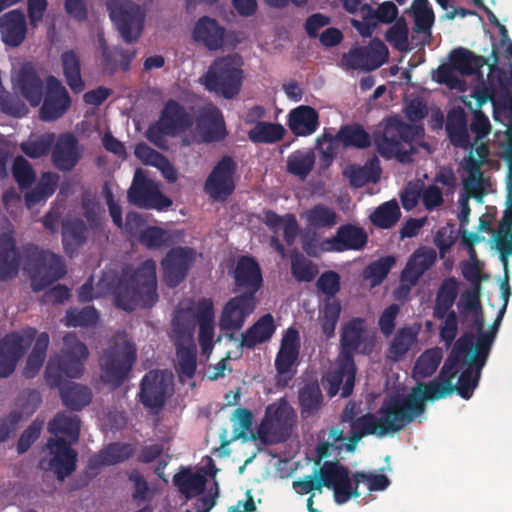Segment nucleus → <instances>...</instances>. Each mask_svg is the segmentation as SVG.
Wrapping results in <instances>:
<instances>
[{
    "label": "nucleus",
    "instance_id": "bf43d9fd",
    "mask_svg": "<svg viewBox=\"0 0 512 512\" xmlns=\"http://www.w3.org/2000/svg\"><path fill=\"white\" fill-rule=\"evenodd\" d=\"M415 340L416 336L411 328L399 329L388 349V357L398 361L410 350Z\"/></svg>",
    "mask_w": 512,
    "mask_h": 512
},
{
    "label": "nucleus",
    "instance_id": "c03bdc74",
    "mask_svg": "<svg viewBox=\"0 0 512 512\" xmlns=\"http://www.w3.org/2000/svg\"><path fill=\"white\" fill-rule=\"evenodd\" d=\"M60 59L66 84L75 94L83 92L85 82L81 75V61L77 53L74 50L64 51Z\"/></svg>",
    "mask_w": 512,
    "mask_h": 512
},
{
    "label": "nucleus",
    "instance_id": "3c124183",
    "mask_svg": "<svg viewBox=\"0 0 512 512\" xmlns=\"http://www.w3.org/2000/svg\"><path fill=\"white\" fill-rule=\"evenodd\" d=\"M58 180V175L54 173H43L37 185L25 194L26 206L30 209L40 202H45L54 194Z\"/></svg>",
    "mask_w": 512,
    "mask_h": 512
},
{
    "label": "nucleus",
    "instance_id": "412c9836",
    "mask_svg": "<svg viewBox=\"0 0 512 512\" xmlns=\"http://www.w3.org/2000/svg\"><path fill=\"white\" fill-rule=\"evenodd\" d=\"M368 241L364 228L347 223L338 227L335 235L322 242V250L327 252H344L362 250Z\"/></svg>",
    "mask_w": 512,
    "mask_h": 512
},
{
    "label": "nucleus",
    "instance_id": "4be33fe9",
    "mask_svg": "<svg viewBox=\"0 0 512 512\" xmlns=\"http://www.w3.org/2000/svg\"><path fill=\"white\" fill-rule=\"evenodd\" d=\"M168 383L159 370L147 372L140 382L139 401L145 408L161 410L166 401Z\"/></svg>",
    "mask_w": 512,
    "mask_h": 512
},
{
    "label": "nucleus",
    "instance_id": "e433bc0d",
    "mask_svg": "<svg viewBox=\"0 0 512 512\" xmlns=\"http://www.w3.org/2000/svg\"><path fill=\"white\" fill-rule=\"evenodd\" d=\"M214 307L209 298L198 301V341L203 354H210L213 350L214 338Z\"/></svg>",
    "mask_w": 512,
    "mask_h": 512
},
{
    "label": "nucleus",
    "instance_id": "a211bd4d",
    "mask_svg": "<svg viewBox=\"0 0 512 512\" xmlns=\"http://www.w3.org/2000/svg\"><path fill=\"white\" fill-rule=\"evenodd\" d=\"M36 334V329L29 328L23 334H8L0 341V377H7L15 370Z\"/></svg>",
    "mask_w": 512,
    "mask_h": 512
},
{
    "label": "nucleus",
    "instance_id": "c9c22d12",
    "mask_svg": "<svg viewBox=\"0 0 512 512\" xmlns=\"http://www.w3.org/2000/svg\"><path fill=\"white\" fill-rule=\"evenodd\" d=\"M445 130L449 141L454 147L462 149L472 147L467 128L466 113L463 108L455 107L448 112Z\"/></svg>",
    "mask_w": 512,
    "mask_h": 512
},
{
    "label": "nucleus",
    "instance_id": "6ab92c4d",
    "mask_svg": "<svg viewBox=\"0 0 512 512\" xmlns=\"http://www.w3.org/2000/svg\"><path fill=\"white\" fill-rule=\"evenodd\" d=\"M195 251L190 247L170 249L161 261L163 279L170 288L177 287L185 280L195 262Z\"/></svg>",
    "mask_w": 512,
    "mask_h": 512
},
{
    "label": "nucleus",
    "instance_id": "f704fd0d",
    "mask_svg": "<svg viewBox=\"0 0 512 512\" xmlns=\"http://www.w3.org/2000/svg\"><path fill=\"white\" fill-rule=\"evenodd\" d=\"M159 122L168 130L169 136H176L189 129L193 124L191 116L185 108L172 99L165 103Z\"/></svg>",
    "mask_w": 512,
    "mask_h": 512
},
{
    "label": "nucleus",
    "instance_id": "a19ab883",
    "mask_svg": "<svg viewBox=\"0 0 512 512\" xmlns=\"http://www.w3.org/2000/svg\"><path fill=\"white\" fill-rule=\"evenodd\" d=\"M319 125L317 111L310 106H299L289 114L288 126L296 136L313 134Z\"/></svg>",
    "mask_w": 512,
    "mask_h": 512
},
{
    "label": "nucleus",
    "instance_id": "ddd939ff",
    "mask_svg": "<svg viewBox=\"0 0 512 512\" xmlns=\"http://www.w3.org/2000/svg\"><path fill=\"white\" fill-rule=\"evenodd\" d=\"M72 444L62 437L49 438L47 454L40 458L38 467L45 472H53L59 481H64L77 467L78 454Z\"/></svg>",
    "mask_w": 512,
    "mask_h": 512
},
{
    "label": "nucleus",
    "instance_id": "ea45409f",
    "mask_svg": "<svg viewBox=\"0 0 512 512\" xmlns=\"http://www.w3.org/2000/svg\"><path fill=\"white\" fill-rule=\"evenodd\" d=\"M20 266V255L14 238L3 233L0 235V281L17 275Z\"/></svg>",
    "mask_w": 512,
    "mask_h": 512
},
{
    "label": "nucleus",
    "instance_id": "393cba45",
    "mask_svg": "<svg viewBox=\"0 0 512 512\" xmlns=\"http://www.w3.org/2000/svg\"><path fill=\"white\" fill-rule=\"evenodd\" d=\"M328 141V147L324 154L330 158L334 155V146L341 143L344 147L366 149L371 145V136L359 123L345 124L340 127L335 136L323 135L318 141Z\"/></svg>",
    "mask_w": 512,
    "mask_h": 512
},
{
    "label": "nucleus",
    "instance_id": "c756f323",
    "mask_svg": "<svg viewBox=\"0 0 512 512\" xmlns=\"http://www.w3.org/2000/svg\"><path fill=\"white\" fill-rule=\"evenodd\" d=\"M473 346L472 336H468V334L461 336L445 360L437 378L443 382L453 384V380L464 366L462 361L467 360L464 354H470Z\"/></svg>",
    "mask_w": 512,
    "mask_h": 512
},
{
    "label": "nucleus",
    "instance_id": "8fccbe9b",
    "mask_svg": "<svg viewBox=\"0 0 512 512\" xmlns=\"http://www.w3.org/2000/svg\"><path fill=\"white\" fill-rule=\"evenodd\" d=\"M50 433L66 437L72 444L76 442L80 434V418L77 415H68L65 412L57 413L49 422Z\"/></svg>",
    "mask_w": 512,
    "mask_h": 512
},
{
    "label": "nucleus",
    "instance_id": "58836bf2",
    "mask_svg": "<svg viewBox=\"0 0 512 512\" xmlns=\"http://www.w3.org/2000/svg\"><path fill=\"white\" fill-rule=\"evenodd\" d=\"M381 172L379 159L373 156L363 166L349 165L343 171V175L353 188H361L370 182L377 183L380 180Z\"/></svg>",
    "mask_w": 512,
    "mask_h": 512
},
{
    "label": "nucleus",
    "instance_id": "dca6fc26",
    "mask_svg": "<svg viewBox=\"0 0 512 512\" xmlns=\"http://www.w3.org/2000/svg\"><path fill=\"white\" fill-rule=\"evenodd\" d=\"M39 109L41 120L51 122L62 118L70 109L72 99L62 82L53 75L45 81V92Z\"/></svg>",
    "mask_w": 512,
    "mask_h": 512
},
{
    "label": "nucleus",
    "instance_id": "0eeeda50",
    "mask_svg": "<svg viewBox=\"0 0 512 512\" xmlns=\"http://www.w3.org/2000/svg\"><path fill=\"white\" fill-rule=\"evenodd\" d=\"M349 469L338 461H325L314 474L304 479L293 481V489L300 495L311 493L314 490L322 491L323 487L333 489L334 501L338 505L347 503L351 499Z\"/></svg>",
    "mask_w": 512,
    "mask_h": 512
},
{
    "label": "nucleus",
    "instance_id": "09e8293b",
    "mask_svg": "<svg viewBox=\"0 0 512 512\" xmlns=\"http://www.w3.org/2000/svg\"><path fill=\"white\" fill-rule=\"evenodd\" d=\"M88 228L81 219H71L63 223L62 241L67 253L72 254L74 250L85 244Z\"/></svg>",
    "mask_w": 512,
    "mask_h": 512
},
{
    "label": "nucleus",
    "instance_id": "72a5a7b5",
    "mask_svg": "<svg viewBox=\"0 0 512 512\" xmlns=\"http://www.w3.org/2000/svg\"><path fill=\"white\" fill-rule=\"evenodd\" d=\"M436 261V252L433 249L419 248L409 257L401 272V280L414 286L423 274L429 270Z\"/></svg>",
    "mask_w": 512,
    "mask_h": 512
},
{
    "label": "nucleus",
    "instance_id": "473e14b6",
    "mask_svg": "<svg viewBox=\"0 0 512 512\" xmlns=\"http://www.w3.org/2000/svg\"><path fill=\"white\" fill-rule=\"evenodd\" d=\"M196 324H198V303L195 310L192 306L186 308L179 306L175 309L172 319L175 346L192 342Z\"/></svg>",
    "mask_w": 512,
    "mask_h": 512
},
{
    "label": "nucleus",
    "instance_id": "de8ad7c7",
    "mask_svg": "<svg viewBox=\"0 0 512 512\" xmlns=\"http://www.w3.org/2000/svg\"><path fill=\"white\" fill-rule=\"evenodd\" d=\"M466 368L458 377V384L454 385L455 392L463 399L468 400L472 397L474 390L477 388L483 367L478 362L467 359L462 361Z\"/></svg>",
    "mask_w": 512,
    "mask_h": 512
},
{
    "label": "nucleus",
    "instance_id": "7ed1b4c3",
    "mask_svg": "<svg viewBox=\"0 0 512 512\" xmlns=\"http://www.w3.org/2000/svg\"><path fill=\"white\" fill-rule=\"evenodd\" d=\"M157 301L156 262L153 259L143 261L129 277L119 281L115 290L116 305L125 311L151 308Z\"/></svg>",
    "mask_w": 512,
    "mask_h": 512
},
{
    "label": "nucleus",
    "instance_id": "37998d69",
    "mask_svg": "<svg viewBox=\"0 0 512 512\" xmlns=\"http://www.w3.org/2000/svg\"><path fill=\"white\" fill-rule=\"evenodd\" d=\"M323 394L316 381L305 383L298 391V404L302 418L317 414L323 405Z\"/></svg>",
    "mask_w": 512,
    "mask_h": 512
},
{
    "label": "nucleus",
    "instance_id": "9b49d317",
    "mask_svg": "<svg viewBox=\"0 0 512 512\" xmlns=\"http://www.w3.org/2000/svg\"><path fill=\"white\" fill-rule=\"evenodd\" d=\"M296 422V413L285 399L267 406L264 418L257 429V435L264 444L286 441Z\"/></svg>",
    "mask_w": 512,
    "mask_h": 512
},
{
    "label": "nucleus",
    "instance_id": "a18cd8bd",
    "mask_svg": "<svg viewBox=\"0 0 512 512\" xmlns=\"http://www.w3.org/2000/svg\"><path fill=\"white\" fill-rule=\"evenodd\" d=\"M302 217L307 226L314 230L331 229L338 223L335 209L323 203L313 205L302 214Z\"/></svg>",
    "mask_w": 512,
    "mask_h": 512
},
{
    "label": "nucleus",
    "instance_id": "4c0bfd02",
    "mask_svg": "<svg viewBox=\"0 0 512 512\" xmlns=\"http://www.w3.org/2000/svg\"><path fill=\"white\" fill-rule=\"evenodd\" d=\"M275 330L276 326L272 314L266 313L241 334L240 346L254 349L258 344L270 340Z\"/></svg>",
    "mask_w": 512,
    "mask_h": 512
},
{
    "label": "nucleus",
    "instance_id": "338daca9",
    "mask_svg": "<svg viewBox=\"0 0 512 512\" xmlns=\"http://www.w3.org/2000/svg\"><path fill=\"white\" fill-rule=\"evenodd\" d=\"M12 174L20 189L29 188L36 179L35 171L31 164L23 157L17 156L12 166Z\"/></svg>",
    "mask_w": 512,
    "mask_h": 512
},
{
    "label": "nucleus",
    "instance_id": "2eb2a0df",
    "mask_svg": "<svg viewBox=\"0 0 512 512\" xmlns=\"http://www.w3.org/2000/svg\"><path fill=\"white\" fill-rule=\"evenodd\" d=\"M256 305V296H252L250 293H242L229 299L221 311L220 330L230 332L229 339H234L235 332L243 327L246 319L254 312Z\"/></svg>",
    "mask_w": 512,
    "mask_h": 512
},
{
    "label": "nucleus",
    "instance_id": "bb28decb",
    "mask_svg": "<svg viewBox=\"0 0 512 512\" xmlns=\"http://www.w3.org/2000/svg\"><path fill=\"white\" fill-rule=\"evenodd\" d=\"M233 277L235 285L244 288V293H250L252 296H256L263 284L261 268L251 256H241L238 259Z\"/></svg>",
    "mask_w": 512,
    "mask_h": 512
},
{
    "label": "nucleus",
    "instance_id": "9d476101",
    "mask_svg": "<svg viewBox=\"0 0 512 512\" xmlns=\"http://www.w3.org/2000/svg\"><path fill=\"white\" fill-rule=\"evenodd\" d=\"M378 414L379 417L368 412L352 423L347 437L348 443L346 444L348 452H353L357 443L365 436L375 435L378 438H383L388 434H394L402 430L397 418L391 413L387 400L384 401Z\"/></svg>",
    "mask_w": 512,
    "mask_h": 512
},
{
    "label": "nucleus",
    "instance_id": "423d86ee",
    "mask_svg": "<svg viewBox=\"0 0 512 512\" xmlns=\"http://www.w3.org/2000/svg\"><path fill=\"white\" fill-rule=\"evenodd\" d=\"M455 392L454 384H449L435 378L423 384L418 390L405 396L394 395L387 399L391 413L395 415L402 429L424 413L425 401H436L448 397Z\"/></svg>",
    "mask_w": 512,
    "mask_h": 512
},
{
    "label": "nucleus",
    "instance_id": "a878e982",
    "mask_svg": "<svg viewBox=\"0 0 512 512\" xmlns=\"http://www.w3.org/2000/svg\"><path fill=\"white\" fill-rule=\"evenodd\" d=\"M197 130L203 143L224 140L227 130L220 109L213 105L203 109L197 120Z\"/></svg>",
    "mask_w": 512,
    "mask_h": 512
},
{
    "label": "nucleus",
    "instance_id": "13d9d810",
    "mask_svg": "<svg viewBox=\"0 0 512 512\" xmlns=\"http://www.w3.org/2000/svg\"><path fill=\"white\" fill-rule=\"evenodd\" d=\"M493 333V331L479 332L476 341L473 340L474 346L472 352L470 354H464L467 359L478 362L480 367H484L495 341ZM472 338L474 339L473 336Z\"/></svg>",
    "mask_w": 512,
    "mask_h": 512
},
{
    "label": "nucleus",
    "instance_id": "f03ea898",
    "mask_svg": "<svg viewBox=\"0 0 512 512\" xmlns=\"http://www.w3.org/2000/svg\"><path fill=\"white\" fill-rule=\"evenodd\" d=\"M365 332L366 323L360 317L352 318L343 325L338 367L323 378V383L328 384L326 389L330 397L335 396L340 390L344 398L352 394L356 375L354 353L361 346Z\"/></svg>",
    "mask_w": 512,
    "mask_h": 512
},
{
    "label": "nucleus",
    "instance_id": "4468645a",
    "mask_svg": "<svg viewBox=\"0 0 512 512\" xmlns=\"http://www.w3.org/2000/svg\"><path fill=\"white\" fill-rule=\"evenodd\" d=\"M127 197L131 204L145 209L161 211L172 205V200L162 194L158 184L141 168H137L134 173Z\"/></svg>",
    "mask_w": 512,
    "mask_h": 512
},
{
    "label": "nucleus",
    "instance_id": "2f4dec72",
    "mask_svg": "<svg viewBox=\"0 0 512 512\" xmlns=\"http://www.w3.org/2000/svg\"><path fill=\"white\" fill-rule=\"evenodd\" d=\"M15 86L32 107L41 104L45 92L44 83L32 66L24 65L19 70Z\"/></svg>",
    "mask_w": 512,
    "mask_h": 512
},
{
    "label": "nucleus",
    "instance_id": "6e6552de",
    "mask_svg": "<svg viewBox=\"0 0 512 512\" xmlns=\"http://www.w3.org/2000/svg\"><path fill=\"white\" fill-rule=\"evenodd\" d=\"M244 79L242 59L238 54L216 58L203 76V84L209 92L224 99L239 94Z\"/></svg>",
    "mask_w": 512,
    "mask_h": 512
},
{
    "label": "nucleus",
    "instance_id": "cd10ccee",
    "mask_svg": "<svg viewBox=\"0 0 512 512\" xmlns=\"http://www.w3.org/2000/svg\"><path fill=\"white\" fill-rule=\"evenodd\" d=\"M135 453V448L129 443L113 442L91 457L87 464V470L93 476L104 466L116 465L130 459Z\"/></svg>",
    "mask_w": 512,
    "mask_h": 512
},
{
    "label": "nucleus",
    "instance_id": "c85d7f7f",
    "mask_svg": "<svg viewBox=\"0 0 512 512\" xmlns=\"http://www.w3.org/2000/svg\"><path fill=\"white\" fill-rule=\"evenodd\" d=\"M226 30L217 20L208 16L198 19L193 29V39L210 51L222 49Z\"/></svg>",
    "mask_w": 512,
    "mask_h": 512
},
{
    "label": "nucleus",
    "instance_id": "603ef678",
    "mask_svg": "<svg viewBox=\"0 0 512 512\" xmlns=\"http://www.w3.org/2000/svg\"><path fill=\"white\" fill-rule=\"evenodd\" d=\"M350 484V490L353 492L351 498H357L361 496L359 491V485L365 483L369 491H383L390 485L389 478L384 474L365 473L363 471H357L349 476L348 480Z\"/></svg>",
    "mask_w": 512,
    "mask_h": 512
},
{
    "label": "nucleus",
    "instance_id": "1a4fd4ad",
    "mask_svg": "<svg viewBox=\"0 0 512 512\" xmlns=\"http://www.w3.org/2000/svg\"><path fill=\"white\" fill-rule=\"evenodd\" d=\"M23 270L31 279L33 291L39 292L66 274L64 259L35 245L24 248Z\"/></svg>",
    "mask_w": 512,
    "mask_h": 512
},
{
    "label": "nucleus",
    "instance_id": "e2e57ef3",
    "mask_svg": "<svg viewBox=\"0 0 512 512\" xmlns=\"http://www.w3.org/2000/svg\"><path fill=\"white\" fill-rule=\"evenodd\" d=\"M370 54L376 58L374 61L372 68H377L381 66L388 56V49L385 44L381 41L378 42L376 47L372 51H368L366 49H355L349 53V64L352 67H360L364 63V59Z\"/></svg>",
    "mask_w": 512,
    "mask_h": 512
},
{
    "label": "nucleus",
    "instance_id": "69168bd1",
    "mask_svg": "<svg viewBox=\"0 0 512 512\" xmlns=\"http://www.w3.org/2000/svg\"><path fill=\"white\" fill-rule=\"evenodd\" d=\"M394 264L395 258L393 256L381 257L366 267L364 271L365 278L371 280L373 286L378 285L387 277Z\"/></svg>",
    "mask_w": 512,
    "mask_h": 512
},
{
    "label": "nucleus",
    "instance_id": "680f3d73",
    "mask_svg": "<svg viewBox=\"0 0 512 512\" xmlns=\"http://www.w3.org/2000/svg\"><path fill=\"white\" fill-rule=\"evenodd\" d=\"M54 144V134H43L36 139H29L20 145L21 151L32 159L47 155Z\"/></svg>",
    "mask_w": 512,
    "mask_h": 512
},
{
    "label": "nucleus",
    "instance_id": "f3484780",
    "mask_svg": "<svg viewBox=\"0 0 512 512\" xmlns=\"http://www.w3.org/2000/svg\"><path fill=\"white\" fill-rule=\"evenodd\" d=\"M236 163L231 156H223L207 177L204 190L214 201H225L235 190Z\"/></svg>",
    "mask_w": 512,
    "mask_h": 512
},
{
    "label": "nucleus",
    "instance_id": "f8f14e48",
    "mask_svg": "<svg viewBox=\"0 0 512 512\" xmlns=\"http://www.w3.org/2000/svg\"><path fill=\"white\" fill-rule=\"evenodd\" d=\"M109 17L123 41L135 43L142 35L146 11L132 0H107Z\"/></svg>",
    "mask_w": 512,
    "mask_h": 512
},
{
    "label": "nucleus",
    "instance_id": "4d7b16f0",
    "mask_svg": "<svg viewBox=\"0 0 512 512\" xmlns=\"http://www.w3.org/2000/svg\"><path fill=\"white\" fill-rule=\"evenodd\" d=\"M401 211L396 200H390L375 209L371 222L379 228H392L399 220Z\"/></svg>",
    "mask_w": 512,
    "mask_h": 512
},
{
    "label": "nucleus",
    "instance_id": "7c9ffc66",
    "mask_svg": "<svg viewBox=\"0 0 512 512\" xmlns=\"http://www.w3.org/2000/svg\"><path fill=\"white\" fill-rule=\"evenodd\" d=\"M27 23L21 10H11L0 17V34L5 45L18 47L25 40Z\"/></svg>",
    "mask_w": 512,
    "mask_h": 512
},
{
    "label": "nucleus",
    "instance_id": "5fc2aeb1",
    "mask_svg": "<svg viewBox=\"0 0 512 512\" xmlns=\"http://www.w3.org/2000/svg\"><path fill=\"white\" fill-rule=\"evenodd\" d=\"M315 163V156L312 151L296 150L291 153L286 161L287 172L305 179L312 171Z\"/></svg>",
    "mask_w": 512,
    "mask_h": 512
},
{
    "label": "nucleus",
    "instance_id": "052dcab7",
    "mask_svg": "<svg viewBox=\"0 0 512 512\" xmlns=\"http://www.w3.org/2000/svg\"><path fill=\"white\" fill-rule=\"evenodd\" d=\"M99 319L97 310L92 306L82 309H69L65 315V325L68 327H91Z\"/></svg>",
    "mask_w": 512,
    "mask_h": 512
},
{
    "label": "nucleus",
    "instance_id": "774afa93",
    "mask_svg": "<svg viewBox=\"0 0 512 512\" xmlns=\"http://www.w3.org/2000/svg\"><path fill=\"white\" fill-rule=\"evenodd\" d=\"M361 12L364 13V18H375L381 23H391L397 17L398 9L391 1L381 3L375 10L369 4L361 6Z\"/></svg>",
    "mask_w": 512,
    "mask_h": 512
},
{
    "label": "nucleus",
    "instance_id": "aec40b11",
    "mask_svg": "<svg viewBox=\"0 0 512 512\" xmlns=\"http://www.w3.org/2000/svg\"><path fill=\"white\" fill-rule=\"evenodd\" d=\"M490 57L492 58V63H489L488 58L475 55L472 51L459 47L450 54V62L453 68L462 75H474L478 73L484 65L489 67L490 73L498 72L499 74L505 75L503 69L498 67L499 56L496 45H492Z\"/></svg>",
    "mask_w": 512,
    "mask_h": 512
},
{
    "label": "nucleus",
    "instance_id": "20e7f679",
    "mask_svg": "<svg viewBox=\"0 0 512 512\" xmlns=\"http://www.w3.org/2000/svg\"><path fill=\"white\" fill-rule=\"evenodd\" d=\"M137 361V347L125 332L118 333L109 341L99 356L101 381L113 389L129 380Z\"/></svg>",
    "mask_w": 512,
    "mask_h": 512
},
{
    "label": "nucleus",
    "instance_id": "49530a36",
    "mask_svg": "<svg viewBox=\"0 0 512 512\" xmlns=\"http://www.w3.org/2000/svg\"><path fill=\"white\" fill-rule=\"evenodd\" d=\"M206 478L203 474L193 473L188 468H183L173 477V483L178 491L187 499L202 494L205 490Z\"/></svg>",
    "mask_w": 512,
    "mask_h": 512
},
{
    "label": "nucleus",
    "instance_id": "864d4df0",
    "mask_svg": "<svg viewBox=\"0 0 512 512\" xmlns=\"http://www.w3.org/2000/svg\"><path fill=\"white\" fill-rule=\"evenodd\" d=\"M285 134V128L279 123L257 122L248 132V138L253 143H275Z\"/></svg>",
    "mask_w": 512,
    "mask_h": 512
},
{
    "label": "nucleus",
    "instance_id": "5701e85b",
    "mask_svg": "<svg viewBox=\"0 0 512 512\" xmlns=\"http://www.w3.org/2000/svg\"><path fill=\"white\" fill-rule=\"evenodd\" d=\"M301 341L296 328L289 327L282 336L279 350L275 358V369L278 375H289L291 380L295 371L294 366L298 363Z\"/></svg>",
    "mask_w": 512,
    "mask_h": 512
},
{
    "label": "nucleus",
    "instance_id": "f257e3e1",
    "mask_svg": "<svg viewBox=\"0 0 512 512\" xmlns=\"http://www.w3.org/2000/svg\"><path fill=\"white\" fill-rule=\"evenodd\" d=\"M89 356L87 346L76 334L67 333L63 337V347L59 354L50 356L45 381L50 388H58L63 404L71 411H81L92 401L89 387L75 382L63 384V379L79 378L84 371V363Z\"/></svg>",
    "mask_w": 512,
    "mask_h": 512
},
{
    "label": "nucleus",
    "instance_id": "6e6d98bb",
    "mask_svg": "<svg viewBox=\"0 0 512 512\" xmlns=\"http://www.w3.org/2000/svg\"><path fill=\"white\" fill-rule=\"evenodd\" d=\"M442 357V350L438 347L425 350L415 362L414 376L422 379L431 376L440 365Z\"/></svg>",
    "mask_w": 512,
    "mask_h": 512
},
{
    "label": "nucleus",
    "instance_id": "0e129e2a",
    "mask_svg": "<svg viewBox=\"0 0 512 512\" xmlns=\"http://www.w3.org/2000/svg\"><path fill=\"white\" fill-rule=\"evenodd\" d=\"M318 272L317 265L303 255H295L291 260V273L298 282H311Z\"/></svg>",
    "mask_w": 512,
    "mask_h": 512
},
{
    "label": "nucleus",
    "instance_id": "79ce46f5",
    "mask_svg": "<svg viewBox=\"0 0 512 512\" xmlns=\"http://www.w3.org/2000/svg\"><path fill=\"white\" fill-rule=\"evenodd\" d=\"M459 294V282L455 277H449L440 284L433 307V317L443 319L448 311H452Z\"/></svg>",
    "mask_w": 512,
    "mask_h": 512
},
{
    "label": "nucleus",
    "instance_id": "b1692460",
    "mask_svg": "<svg viewBox=\"0 0 512 512\" xmlns=\"http://www.w3.org/2000/svg\"><path fill=\"white\" fill-rule=\"evenodd\" d=\"M83 155V147L73 133L61 134L56 140L51 160L56 169L62 172L72 171Z\"/></svg>",
    "mask_w": 512,
    "mask_h": 512
},
{
    "label": "nucleus",
    "instance_id": "39448f33",
    "mask_svg": "<svg viewBox=\"0 0 512 512\" xmlns=\"http://www.w3.org/2000/svg\"><path fill=\"white\" fill-rule=\"evenodd\" d=\"M423 133V128L408 124L398 116L386 119L383 130L374 134V142L378 153L385 159L395 158L406 164L412 162L416 152L413 142Z\"/></svg>",
    "mask_w": 512,
    "mask_h": 512
}]
</instances>
